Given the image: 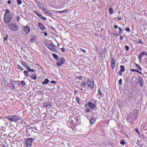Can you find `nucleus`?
I'll return each mask as SVG.
<instances>
[{"label":"nucleus","mask_w":147,"mask_h":147,"mask_svg":"<svg viewBox=\"0 0 147 147\" xmlns=\"http://www.w3.org/2000/svg\"><path fill=\"white\" fill-rule=\"evenodd\" d=\"M139 82L140 84V86H142L144 84V82L142 79V78L139 81Z\"/></svg>","instance_id":"393cba45"},{"label":"nucleus","mask_w":147,"mask_h":147,"mask_svg":"<svg viewBox=\"0 0 147 147\" xmlns=\"http://www.w3.org/2000/svg\"><path fill=\"white\" fill-rule=\"evenodd\" d=\"M69 121L74 127H75L79 125L80 123V121L78 118V116H73L69 118Z\"/></svg>","instance_id":"f03ea898"},{"label":"nucleus","mask_w":147,"mask_h":147,"mask_svg":"<svg viewBox=\"0 0 147 147\" xmlns=\"http://www.w3.org/2000/svg\"><path fill=\"white\" fill-rule=\"evenodd\" d=\"M136 66L138 68V69L140 71L142 70V68L140 66V65L136 63Z\"/></svg>","instance_id":"f704fd0d"},{"label":"nucleus","mask_w":147,"mask_h":147,"mask_svg":"<svg viewBox=\"0 0 147 147\" xmlns=\"http://www.w3.org/2000/svg\"><path fill=\"white\" fill-rule=\"evenodd\" d=\"M5 13L3 16V21L5 23H9L12 20L13 16L10 11L8 9L5 10Z\"/></svg>","instance_id":"f257e3e1"},{"label":"nucleus","mask_w":147,"mask_h":147,"mask_svg":"<svg viewBox=\"0 0 147 147\" xmlns=\"http://www.w3.org/2000/svg\"><path fill=\"white\" fill-rule=\"evenodd\" d=\"M65 62V60L64 58L62 57L56 63V65L58 66H60L62 65Z\"/></svg>","instance_id":"6e6552de"},{"label":"nucleus","mask_w":147,"mask_h":147,"mask_svg":"<svg viewBox=\"0 0 147 147\" xmlns=\"http://www.w3.org/2000/svg\"><path fill=\"white\" fill-rule=\"evenodd\" d=\"M32 130L34 131V130L35 131H37V129L36 127L35 126H34L33 127H32ZM34 132H35L34 131Z\"/></svg>","instance_id":"49530a36"},{"label":"nucleus","mask_w":147,"mask_h":147,"mask_svg":"<svg viewBox=\"0 0 147 147\" xmlns=\"http://www.w3.org/2000/svg\"><path fill=\"white\" fill-rule=\"evenodd\" d=\"M68 11V10H65L57 11V12L58 13H64V12H67Z\"/></svg>","instance_id":"ea45409f"},{"label":"nucleus","mask_w":147,"mask_h":147,"mask_svg":"<svg viewBox=\"0 0 147 147\" xmlns=\"http://www.w3.org/2000/svg\"><path fill=\"white\" fill-rule=\"evenodd\" d=\"M60 45L59 44H58L57 46H58V47L59 48V49L62 51L63 52H64V51H65V49L63 48H60L59 47V46Z\"/></svg>","instance_id":"58836bf2"},{"label":"nucleus","mask_w":147,"mask_h":147,"mask_svg":"<svg viewBox=\"0 0 147 147\" xmlns=\"http://www.w3.org/2000/svg\"><path fill=\"white\" fill-rule=\"evenodd\" d=\"M79 89H80V90H81V91H82V90H83V88H79Z\"/></svg>","instance_id":"e2e57ef3"},{"label":"nucleus","mask_w":147,"mask_h":147,"mask_svg":"<svg viewBox=\"0 0 147 147\" xmlns=\"http://www.w3.org/2000/svg\"><path fill=\"white\" fill-rule=\"evenodd\" d=\"M28 70V71H32L33 72L34 71V69H31L30 68H29Z\"/></svg>","instance_id":"a18cd8bd"},{"label":"nucleus","mask_w":147,"mask_h":147,"mask_svg":"<svg viewBox=\"0 0 147 147\" xmlns=\"http://www.w3.org/2000/svg\"><path fill=\"white\" fill-rule=\"evenodd\" d=\"M87 83H86V82L84 81L82 82H81V84H80V85L82 86L83 87H85L87 85Z\"/></svg>","instance_id":"bb28decb"},{"label":"nucleus","mask_w":147,"mask_h":147,"mask_svg":"<svg viewBox=\"0 0 147 147\" xmlns=\"http://www.w3.org/2000/svg\"><path fill=\"white\" fill-rule=\"evenodd\" d=\"M97 95L100 96V97H101L103 95V94L100 91V90L99 89H98Z\"/></svg>","instance_id":"cd10ccee"},{"label":"nucleus","mask_w":147,"mask_h":147,"mask_svg":"<svg viewBox=\"0 0 147 147\" xmlns=\"http://www.w3.org/2000/svg\"><path fill=\"white\" fill-rule=\"evenodd\" d=\"M34 12L38 16V17L42 19V20H46L47 19L46 18L42 16V15L39 13L38 12H37L36 11H34Z\"/></svg>","instance_id":"4468645a"},{"label":"nucleus","mask_w":147,"mask_h":147,"mask_svg":"<svg viewBox=\"0 0 147 147\" xmlns=\"http://www.w3.org/2000/svg\"><path fill=\"white\" fill-rule=\"evenodd\" d=\"M82 77L81 76H79L76 77V79H78L79 80H81L82 78Z\"/></svg>","instance_id":"09e8293b"},{"label":"nucleus","mask_w":147,"mask_h":147,"mask_svg":"<svg viewBox=\"0 0 147 147\" xmlns=\"http://www.w3.org/2000/svg\"><path fill=\"white\" fill-rule=\"evenodd\" d=\"M136 72H138V73L139 72V71L138 70V69H136Z\"/></svg>","instance_id":"0e129e2a"},{"label":"nucleus","mask_w":147,"mask_h":147,"mask_svg":"<svg viewBox=\"0 0 147 147\" xmlns=\"http://www.w3.org/2000/svg\"><path fill=\"white\" fill-rule=\"evenodd\" d=\"M119 83L120 85H121L122 84V80L121 79H120L119 81Z\"/></svg>","instance_id":"de8ad7c7"},{"label":"nucleus","mask_w":147,"mask_h":147,"mask_svg":"<svg viewBox=\"0 0 147 147\" xmlns=\"http://www.w3.org/2000/svg\"><path fill=\"white\" fill-rule=\"evenodd\" d=\"M41 9L45 13V14H47L50 16H52L53 15V13L51 12L50 11L48 10L46 8L44 7H40Z\"/></svg>","instance_id":"1a4fd4ad"},{"label":"nucleus","mask_w":147,"mask_h":147,"mask_svg":"<svg viewBox=\"0 0 147 147\" xmlns=\"http://www.w3.org/2000/svg\"><path fill=\"white\" fill-rule=\"evenodd\" d=\"M120 39L121 40H122L123 39V37L122 36H120Z\"/></svg>","instance_id":"680f3d73"},{"label":"nucleus","mask_w":147,"mask_h":147,"mask_svg":"<svg viewBox=\"0 0 147 147\" xmlns=\"http://www.w3.org/2000/svg\"><path fill=\"white\" fill-rule=\"evenodd\" d=\"M36 36H32L30 39V42L32 43H34L35 42L36 40Z\"/></svg>","instance_id":"aec40b11"},{"label":"nucleus","mask_w":147,"mask_h":147,"mask_svg":"<svg viewBox=\"0 0 147 147\" xmlns=\"http://www.w3.org/2000/svg\"><path fill=\"white\" fill-rule=\"evenodd\" d=\"M2 147H6L5 146V145L4 144L3 145Z\"/></svg>","instance_id":"774afa93"},{"label":"nucleus","mask_w":147,"mask_h":147,"mask_svg":"<svg viewBox=\"0 0 147 147\" xmlns=\"http://www.w3.org/2000/svg\"><path fill=\"white\" fill-rule=\"evenodd\" d=\"M43 105L45 107H52V105L49 100H47L44 102L43 104Z\"/></svg>","instance_id":"9b49d317"},{"label":"nucleus","mask_w":147,"mask_h":147,"mask_svg":"<svg viewBox=\"0 0 147 147\" xmlns=\"http://www.w3.org/2000/svg\"><path fill=\"white\" fill-rule=\"evenodd\" d=\"M90 110L91 109H86L85 111V112L86 113H90Z\"/></svg>","instance_id":"79ce46f5"},{"label":"nucleus","mask_w":147,"mask_h":147,"mask_svg":"<svg viewBox=\"0 0 147 147\" xmlns=\"http://www.w3.org/2000/svg\"><path fill=\"white\" fill-rule=\"evenodd\" d=\"M8 37V35H7L3 39V40L4 41H6Z\"/></svg>","instance_id":"c03bdc74"},{"label":"nucleus","mask_w":147,"mask_h":147,"mask_svg":"<svg viewBox=\"0 0 147 147\" xmlns=\"http://www.w3.org/2000/svg\"><path fill=\"white\" fill-rule=\"evenodd\" d=\"M8 81L4 79H3L2 80V81L1 82V86L4 88L7 85V83Z\"/></svg>","instance_id":"2eb2a0df"},{"label":"nucleus","mask_w":147,"mask_h":147,"mask_svg":"<svg viewBox=\"0 0 147 147\" xmlns=\"http://www.w3.org/2000/svg\"><path fill=\"white\" fill-rule=\"evenodd\" d=\"M135 131L139 135L140 134V133L138 131V129L137 128H135Z\"/></svg>","instance_id":"8fccbe9b"},{"label":"nucleus","mask_w":147,"mask_h":147,"mask_svg":"<svg viewBox=\"0 0 147 147\" xmlns=\"http://www.w3.org/2000/svg\"><path fill=\"white\" fill-rule=\"evenodd\" d=\"M54 47H55V46L53 43H52L49 44L48 47L50 50L55 52L56 51V50L54 48Z\"/></svg>","instance_id":"f8f14e48"},{"label":"nucleus","mask_w":147,"mask_h":147,"mask_svg":"<svg viewBox=\"0 0 147 147\" xmlns=\"http://www.w3.org/2000/svg\"><path fill=\"white\" fill-rule=\"evenodd\" d=\"M44 35H45V36H47V33L46 32H44Z\"/></svg>","instance_id":"052dcab7"},{"label":"nucleus","mask_w":147,"mask_h":147,"mask_svg":"<svg viewBox=\"0 0 147 147\" xmlns=\"http://www.w3.org/2000/svg\"><path fill=\"white\" fill-rule=\"evenodd\" d=\"M7 85L8 86L9 88L12 90H13L15 88V86L12 84L8 83L7 84Z\"/></svg>","instance_id":"6ab92c4d"},{"label":"nucleus","mask_w":147,"mask_h":147,"mask_svg":"<svg viewBox=\"0 0 147 147\" xmlns=\"http://www.w3.org/2000/svg\"><path fill=\"white\" fill-rule=\"evenodd\" d=\"M76 100L78 103L79 104H80V98L78 97H76Z\"/></svg>","instance_id":"473e14b6"},{"label":"nucleus","mask_w":147,"mask_h":147,"mask_svg":"<svg viewBox=\"0 0 147 147\" xmlns=\"http://www.w3.org/2000/svg\"><path fill=\"white\" fill-rule=\"evenodd\" d=\"M116 67L115 64H111V67L112 69H114Z\"/></svg>","instance_id":"72a5a7b5"},{"label":"nucleus","mask_w":147,"mask_h":147,"mask_svg":"<svg viewBox=\"0 0 147 147\" xmlns=\"http://www.w3.org/2000/svg\"><path fill=\"white\" fill-rule=\"evenodd\" d=\"M21 84L22 86V87H23L26 85V83L24 81H21Z\"/></svg>","instance_id":"c9c22d12"},{"label":"nucleus","mask_w":147,"mask_h":147,"mask_svg":"<svg viewBox=\"0 0 147 147\" xmlns=\"http://www.w3.org/2000/svg\"><path fill=\"white\" fill-rule=\"evenodd\" d=\"M49 82V80L47 78H46L44 82H42V84H47Z\"/></svg>","instance_id":"b1692460"},{"label":"nucleus","mask_w":147,"mask_h":147,"mask_svg":"<svg viewBox=\"0 0 147 147\" xmlns=\"http://www.w3.org/2000/svg\"><path fill=\"white\" fill-rule=\"evenodd\" d=\"M38 27H39L41 30H43L45 29V27L43 24H42L40 22H39L38 23Z\"/></svg>","instance_id":"dca6fc26"},{"label":"nucleus","mask_w":147,"mask_h":147,"mask_svg":"<svg viewBox=\"0 0 147 147\" xmlns=\"http://www.w3.org/2000/svg\"><path fill=\"white\" fill-rule=\"evenodd\" d=\"M125 48L127 51H128L129 49V47L128 46H125Z\"/></svg>","instance_id":"3c124183"},{"label":"nucleus","mask_w":147,"mask_h":147,"mask_svg":"<svg viewBox=\"0 0 147 147\" xmlns=\"http://www.w3.org/2000/svg\"><path fill=\"white\" fill-rule=\"evenodd\" d=\"M145 56H147V54L144 52H143L140 54L139 57V61L141 62L142 61V58L144 57Z\"/></svg>","instance_id":"ddd939ff"},{"label":"nucleus","mask_w":147,"mask_h":147,"mask_svg":"<svg viewBox=\"0 0 147 147\" xmlns=\"http://www.w3.org/2000/svg\"><path fill=\"white\" fill-rule=\"evenodd\" d=\"M118 20H122V18L121 17H119L117 18Z\"/></svg>","instance_id":"bf43d9fd"},{"label":"nucleus","mask_w":147,"mask_h":147,"mask_svg":"<svg viewBox=\"0 0 147 147\" xmlns=\"http://www.w3.org/2000/svg\"><path fill=\"white\" fill-rule=\"evenodd\" d=\"M125 30L129 32L130 31V29L129 28H126L125 29Z\"/></svg>","instance_id":"603ef678"},{"label":"nucleus","mask_w":147,"mask_h":147,"mask_svg":"<svg viewBox=\"0 0 147 147\" xmlns=\"http://www.w3.org/2000/svg\"><path fill=\"white\" fill-rule=\"evenodd\" d=\"M118 26L117 25H115V26H114V28H115V29H117L118 28Z\"/></svg>","instance_id":"4d7b16f0"},{"label":"nucleus","mask_w":147,"mask_h":147,"mask_svg":"<svg viewBox=\"0 0 147 147\" xmlns=\"http://www.w3.org/2000/svg\"><path fill=\"white\" fill-rule=\"evenodd\" d=\"M95 121L96 120L94 119L93 118H91L90 119V123L92 125L94 123Z\"/></svg>","instance_id":"4be33fe9"},{"label":"nucleus","mask_w":147,"mask_h":147,"mask_svg":"<svg viewBox=\"0 0 147 147\" xmlns=\"http://www.w3.org/2000/svg\"><path fill=\"white\" fill-rule=\"evenodd\" d=\"M109 14H112L113 12V8L111 7H110L109 9Z\"/></svg>","instance_id":"a878e982"},{"label":"nucleus","mask_w":147,"mask_h":147,"mask_svg":"<svg viewBox=\"0 0 147 147\" xmlns=\"http://www.w3.org/2000/svg\"><path fill=\"white\" fill-rule=\"evenodd\" d=\"M83 53H85V52H86V50H82V51Z\"/></svg>","instance_id":"338daca9"},{"label":"nucleus","mask_w":147,"mask_h":147,"mask_svg":"<svg viewBox=\"0 0 147 147\" xmlns=\"http://www.w3.org/2000/svg\"><path fill=\"white\" fill-rule=\"evenodd\" d=\"M121 72V71H119L118 73L120 76H121L122 75V73Z\"/></svg>","instance_id":"5fc2aeb1"},{"label":"nucleus","mask_w":147,"mask_h":147,"mask_svg":"<svg viewBox=\"0 0 147 147\" xmlns=\"http://www.w3.org/2000/svg\"><path fill=\"white\" fill-rule=\"evenodd\" d=\"M21 63L22 65L26 67L28 69L29 68H30L29 66L26 63L23 61H22L21 62Z\"/></svg>","instance_id":"f3484780"},{"label":"nucleus","mask_w":147,"mask_h":147,"mask_svg":"<svg viewBox=\"0 0 147 147\" xmlns=\"http://www.w3.org/2000/svg\"><path fill=\"white\" fill-rule=\"evenodd\" d=\"M134 114L133 113H130L128 115L126 118L127 121L131 125L133 124L132 121L134 119Z\"/></svg>","instance_id":"423d86ee"},{"label":"nucleus","mask_w":147,"mask_h":147,"mask_svg":"<svg viewBox=\"0 0 147 147\" xmlns=\"http://www.w3.org/2000/svg\"><path fill=\"white\" fill-rule=\"evenodd\" d=\"M110 63L111 64H115L116 62L113 58L111 59Z\"/></svg>","instance_id":"2f4dec72"},{"label":"nucleus","mask_w":147,"mask_h":147,"mask_svg":"<svg viewBox=\"0 0 147 147\" xmlns=\"http://www.w3.org/2000/svg\"><path fill=\"white\" fill-rule=\"evenodd\" d=\"M136 69H130L131 71L132 72L136 71Z\"/></svg>","instance_id":"6e6d98bb"},{"label":"nucleus","mask_w":147,"mask_h":147,"mask_svg":"<svg viewBox=\"0 0 147 147\" xmlns=\"http://www.w3.org/2000/svg\"><path fill=\"white\" fill-rule=\"evenodd\" d=\"M51 82L52 84H56L57 82L56 81H54V80H52L51 81Z\"/></svg>","instance_id":"864d4df0"},{"label":"nucleus","mask_w":147,"mask_h":147,"mask_svg":"<svg viewBox=\"0 0 147 147\" xmlns=\"http://www.w3.org/2000/svg\"><path fill=\"white\" fill-rule=\"evenodd\" d=\"M138 40L139 41H138L137 40H135L134 42L135 43H136L137 44H141L143 43V42L140 40V39H139Z\"/></svg>","instance_id":"7c9ffc66"},{"label":"nucleus","mask_w":147,"mask_h":147,"mask_svg":"<svg viewBox=\"0 0 147 147\" xmlns=\"http://www.w3.org/2000/svg\"><path fill=\"white\" fill-rule=\"evenodd\" d=\"M7 3L9 4H10L11 3V1L10 0H9L7 1Z\"/></svg>","instance_id":"13d9d810"},{"label":"nucleus","mask_w":147,"mask_h":147,"mask_svg":"<svg viewBox=\"0 0 147 147\" xmlns=\"http://www.w3.org/2000/svg\"><path fill=\"white\" fill-rule=\"evenodd\" d=\"M88 106L92 109H94L96 107V105L91 102H89L88 103Z\"/></svg>","instance_id":"a211bd4d"},{"label":"nucleus","mask_w":147,"mask_h":147,"mask_svg":"<svg viewBox=\"0 0 147 147\" xmlns=\"http://www.w3.org/2000/svg\"><path fill=\"white\" fill-rule=\"evenodd\" d=\"M30 77L32 79L34 80H36L37 78V76L35 74H32L30 76Z\"/></svg>","instance_id":"412c9836"},{"label":"nucleus","mask_w":147,"mask_h":147,"mask_svg":"<svg viewBox=\"0 0 147 147\" xmlns=\"http://www.w3.org/2000/svg\"><path fill=\"white\" fill-rule=\"evenodd\" d=\"M120 143L121 145H124L126 144V142L124 140H123L120 142Z\"/></svg>","instance_id":"a19ab883"},{"label":"nucleus","mask_w":147,"mask_h":147,"mask_svg":"<svg viewBox=\"0 0 147 147\" xmlns=\"http://www.w3.org/2000/svg\"><path fill=\"white\" fill-rule=\"evenodd\" d=\"M5 117L11 122H16L20 119V118L18 117V116L16 115L5 116Z\"/></svg>","instance_id":"7ed1b4c3"},{"label":"nucleus","mask_w":147,"mask_h":147,"mask_svg":"<svg viewBox=\"0 0 147 147\" xmlns=\"http://www.w3.org/2000/svg\"><path fill=\"white\" fill-rule=\"evenodd\" d=\"M28 71H27L26 70L24 71V74L26 77H28L29 76V74H28Z\"/></svg>","instance_id":"c756f323"},{"label":"nucleus","mask_w":147,"mask_h":147,"mask_svg":"<svg viewBox=\"0 0 147 147\" xmlns=\"http://www.w3.org/2000/svg\"><path fill=\"white\" fill-rule=\"evenodd\" d=\"M120 70L122 72H123L125 71L124 67L123 65H121L120 66Z\"/></svg>","instance_id":"c85d7f7f"},{"label":"nucleus","mask_w":147,"mask_h":147,"mask_svg":"<svg viewBox=\"0 0 147 147\" xmlns=\"http://www.w3.org/2000/svg\"><path fill=\"white\" fill-rule=\"evenodd\" d=\"M53 56L54 58L56 60H59V57L57 54L53 53Z\"/></svg>","instance_id":"5701e85b"},{"label":"nucleus","mask_w":147,"mask_h":147,"mask_svg":"<svg viewBox=\"0 0 147 147\" xmlns=\"http://www.w3.org/2000/svg\"><path fill=\"white\" fill-rule=\"evenodd\" d=\"M9 28L11 31H17L18 30V26L16 23L11 22L9 24Z\"/></svg>","instance_id":"20e7f679"},{"label":"nucleus","mask_w":147,"mask_h":147,"mask_svg":"<svg viewBox=\"0 0 147 147\" xmlns=\"http://www.w3.org/2000/svg\"><path fill=\"white\" fill-rule=\"evenodd\" d=\"M118 28L119 30V34H121L122 33V30L121 28L118 27Z\"/></svg>","instance_id":"e433bc0d"},{"label":"nucleus","mask_w":147,"mask_h":147,"mask_svg":"<svg viewBox=\"0 0 147 147\" xmlns=\"http://www.w3.org/2000/svg\"><path fill=\"white\" fill-rule=\"evenodd\" d=\"M87 84L90 89H93L94 88V81L92 79H88L87 80Z\"/></svg>","instance_id":"39448f33"},{"label":"nucleus","mask_w":147,"mask_h":147,"mask_svg":"<svg viewBox=\"0 0 147 147\" xmlns=\"http://www.w3.org/2000/svg\"><path fill=\"white\" fill-rule=\"evenodd\" d=\"M33 140V138H29L27 139L26 141V147H31Z\"/></svg>","instance_id":"0eeeda50"},{"label":"nucleus","mask_w":147,"mask_h":147,"mask_svg":"<svg viewBox=\"0 0 147 147\" xmlns=\"http://www.w3.org/2000/svg\"><path fill=\"white\" fill-rule=\"evenodd\" d=\"M17 18H18V21L19 20V19L20 18V17L19 16H18L17 17Z\"/></svg>","instance_id":"69168bd1"},{"label":"nucleus","mask_w":147,"mask_h":147,"mask_svg":"<svg viewBox=\"0 0 147 147\" xmlns=\"http://www.w3.org/2000/svg\"><path fill=\"white\" fill-rule=\"evenodd\" d=\"M24 34H28L30 32V27L28 26H25L23 29Z\"/></svg>","instance_id":"9d476101"},{"label":"nucleus","mask_w":147,"mask_h":147,"mask_svg":"<svg viewBox=\"0 0 147 147\" xmlns=\"http://www.w3.org/2000/svg\"><path fill=\"white\" fill-rule=\"evenodd\" d=\"M16 1L18 5H20L22 3V1L21 0H16Z\"/></svg>","instance_id":"37998d69"},{"label":"nucleus","mask_w":147,"mask_h":147,"mask_svg":"<svg viewBox=\"0 0 147 147\" xmlns=\"http://www.w3.org/2000/svg\"><path fill=\"white\" fill-rule=\"evenodd\" d=\"M18 67L19 69L21 70H24V69L20 65H18Z\"/></svg>","instance_id":"4c0bfd02"}]
</instances>
